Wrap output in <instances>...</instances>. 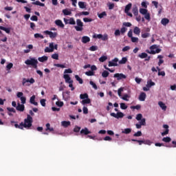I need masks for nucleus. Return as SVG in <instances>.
<instances>
[{
	"label": "nucleus",
	"mask_w": 176,
	"mask_h": 176,
	"mask_svg": "<svg viewBox=\"0 0 176 176\" xmlns=\"http://www.w3.org/2000/svg\"><path fill=\"white\" fill-rule=\"evenodd\" d=\"M34 122V120L32 119V117L31 115L28 114L27 118L24 119V122H21L19 124H17V122L16 121H11V124H14L15 129H19L20 130H24V129H27L28 130H30L31 127H32V122Z\"/></svg>",
	"instance_id": "1"
},
{
	"label": "nucleus",
	"mask_w": 176,
	"mask_h": 176,
	"mask_svg": "<svg viewBox=\"0 0 176 176\" xmlns=\"http://www.w3.org/2000/svg\"><path fill=\"white\" fill-rule=\"evenodd\" d=\"M38 60L35 59V58H30L25 61L26 65H32L34 69H38Z\"/></svg>",
	"instance_id": "2"
},
{
	"label": "nucleus",
	"mask_w": 176,
	"mask_h": 176,
	"mask_svg": "<svg viewBox=\"0 0 176 176\" xmlns=\"http://www.w3.org/2000/svg\"><path fill=\"white\" fill-rule=\"evenodd\" d=\"M33 83H35V80L33 78H31L30 79L29 78H23L22 80V85L23 86H30V85H33Z\"/></svg>",
	"instance_id": "3"
},
{
	"label": "nucleus",
	"mask_w": 176,
	"mask_h": 176,
	"mask_svg": "<svg viewBox=\"0 0 176 176\" xmlns=\"http://www.w3.org/2000/svg\"><path fill=\"white\" fill-rule=\"evenodd\" d=\"M77 25L74 26L76 31H83V22L80 19H76Z\"/></svg>",
	"instance_id": "4"
},
{
	"label": "nucleus",
	"mask_w": 176,
	"mask_h": 176,
	"mask_svg": "<svg viewBox=\"0 0 176 176\" xmlns=\"http://www.w3.org/2000/svg\"><path fill=\"white\" fill-rule=\"evenodd\" d=\"M144 32H142V38H149V36H151V34L148 33V32H151V28H144Z\"/></svg>",
	"instance_id": "5"
},
{
	"label": "nucleus",
	"mask_w": 176,
	"mask_h": 176,
	"mask_svg": "<svg viewBox=\"0 0 176 176\" xmlns=\"http://www.w3.org/2000/svg\"><path fill=\"white\" fill-rule=\"evenodd\" d=\"M110 115L113 116V118H116V119H120L124 116V114L122 112H118L117 113H111Z\"/></svg>",
	"instance_id": "6"
},
{
	"label": "nucleus",
	"mask_w": 176,
	"mask_h": 176,
	"mask_svg": "<svg viewBox=\"0 0 176 176\" xmlns=\"http://www.w3.org/2000/svg\"><path fill=\"white\" fill-rule=\"evenodd\" d=\"M44 34H45L46 35H50V38H51V39H53L57 37V32H53L49 30H45L44 31Z\"/></svg>",
	"instance_id": "7"
},
{
	"label": "nucleus",
	"mask_w": 176,
	"mask_h": 176,
	"mask_svg": "<svg viewBox=\"0 0 176 176\" xmlns=\"http://www.w3.org/2000/svg\"><path fill=\"white\" fill-rule=\"evenodd\" d=\"M114 78H117V80H122V79H126L127 76L122 73H116L113 76Z\"/></svg>",
	"instance_id": "8"
},
{
	"label": "nucleus",
	"mask_w": 176,
	"mask_h": 176,
	"mask_svg": "<svg viewBox=\"0 0 176 176\" xmlns=\"http://www.w3.org/2000/svg\"><path fill=\"white\" fill-rule=\"evenodd\" d=\"M119 59L118 58H115L111 61H109V67H118V62Z\"/></svg>",
	"instance_id": "9"
},
{
	"label": "nucleus",
	"mask_w": 176,
	"mask_h": 176,
	"mask_svg": "<svg viewBox=\"0 0 176 176\" xmlns=\"http://www.w3.org/2000/svg\"><path fill=\"white\" fill-rule=\"evenodd\" d=\"M16 109L19 112H24V110L25 109V106H24V104H21L20 103H18Z\"/></svg>",
	"instance_id": "10"
},
{
	"label": "nucleus",
	"mask_w": 176,
	"mask_h": 176,
	"mask_svg": "<svg viewBox=\"0 0 176 176\" xmlns=\"http://www.w3.org/2000/svg\"><path fill=\"white\" fill-rule=\"evenodd\" d=\"M55 24H56V25H58V27H60V28H64V27H65L64 23H63V21H61L60 19L56 20Z\"/></svg>",
	"instance_id": "11"
},
{
	"label": "nucleus",
	"mask_w": 176,
	"mask_h": 176,
	"mask_svg": "<svg viewBox=\"0 0 176 176\" xmlns=\"http://www.w3.org/2000/svg\"><path fill=\"white\" fill-rule=\"evenodd\" d=\"M163 127L164 129H166V130L165 131L162 132L161 134L162 137H164V135H167V134H168V131H170V130L168 129V125L167 124H164Z\"/></svg>",
	"instance_id": "12"
},
{
	"label": "nucleus",
	"mask_w": 176,
	"mask_h": 176,
	"mask_svg": "<svg viewBox=\"0 0 176 176\" xmlns=\"http://www.w3.org/2000/svg\"><path fill=\"white\" fill-rule=\"evenodd\" d=\"M159 107L162 109V111H166L167 110V106L164 102L160 101L158 102Z\"/></svg>",
	"instance_id": "13"
},
{
	"label": "nucleus",
	"mask_w": 176,
	"mask_h": 176,
	"mask_svg": "<svg viewBox=\"0 0 176 176\" xmlns=\"http://www.w3.org/2000/svg\"><path fill=\"white\" fill-rule=\"evenodd\" d=\"M36 96L35 95H33L30 98V104H32L33 105H35L36 107L38 106V102H35Z\"/></svg>",
	"instance_id": "14"
},
{
	"label": "nucleus",
	"mask_w": 176,
	"mask_h": 176,
	"mask_svg": "<svg viewBox=\"0 0 176 176\" xmlns=\"http://www.w3.org/2000/svg\"><path fill=\"white\" fill-rule=\"evenodd\" d=\"M80 134H84V135H87L91 134V132L89 131L87 128H85L80 131Z\"/></svg>",
	"instance_id": "15"
},
{
	"label": "nucleus",
	"mask_w": 176,
	"mask_h": 176,
	"mask_svg": "<svg viewBox=\"0 0 176 176\" xmlns=\"http://www.w3.org/2000/svg\"><path fill=\"white\" fill-rule=\"evenodd\" d=\"M146 98V94H145V92H142L139 96L140 101H145Z\"/></svg>",
	"instance_id": "16"
},
{
	"label": "nucleus",
	"mask_w": 176,
	"mask_h": 176,
	"mask_svg": "<svg viewBox=\"0 0 176 176\" xmlns=\"http://www.w3.org/2000/svg\"><path fill=\"white\" fill-rule=\"evenodd\" d=\"M82 43H87L89 42H90V37L87 36H84L82 37L81 39Z\"/></svg>",
	"instance_id": "17"
},
{
	"label": "nucleus",
	"mask_w": 176,
	"mask_h": 176,
	"mask_svg": "<svg viewBox=\"0 0 176 176\" xmlns=\"http://www.w3.org/2000/svg\"><path fill=\"white\" fill-rule=\"evenodd\" d=\"M63 78H64L66 83H69V82H72L73 81L72 80H71V77L69 76V74H65L63 76Z\"/></svg>",
	"instance_id": "18"
},
{
	"label": "nucleus",
	"mask_w": 176,
	"mask_h": 176,
	"mask_svg": "<svg viewBox=\"0 0 176 176\" xmlns=\"http://www.w3.org/2000/svg\"><path fill=\"white\" fill-rule=\"evenodd\" d=\"M168 23H170V20L167 18H163L161 20V24H162V25H166Z\"/></svg>",
	"instance_id": "19"
},
{
	"label": "nucleus",
	"mask_w": 176,
	"mask_h": 176,
	"mask_svg": "<svg viewBox=\"0 0 176 176\" xmlns=\"http://www.w3.org/2000/svg\"><path fill=\"white\" fill-rule=\"evenodd\" d=\"M133 33L135 35H140V34H141V29H140V28L135 26L133 29Z\"/></svg>",
	"instance_id": "20"
},
{
	"label": "nucleus",
	"mask_w": 176,
	"mask_h": 176,
	"mask_svg": "<svg viewBox=\"0 0 176 176\" xmlns=\"http://www.w3.org/2000/svg\"><path fill=\"white\" fill-rule=\"evenodd\" d=\"M26 47L28 50H24V53H30V52H31V50H32V49H34V45L30 44V45H28Z\"/></svg>",
	"instance_id": "21"
},
{
	"label": "nucleus",
	"mask_w": 176,
	"mask_h": 176,
	"mask_svg": "<svg viewBox=\"0 0 176 176\" xmlns=\"http://www.w3.org/2000/svg\"><path fill=\"white\" fill-rule=\"evenodd\" d=\"M0 30L5 31L6 34H10V28H5L3 26H0Z\"/></svg>",
	"instance_id": "22"
},
{
	"label": "nucleus",
	"mask_w": 176,
	"mask_h": 176,
	"mask_svg": "<svg viewBox=\"0 0 176 176\" xmlns=\"http://www.w3.org/2000/svg\"><path fill=\"white\" fill-rule=\"evenodd\" d=\"M47 56H43L41 57H39L38 58V61H40V63H45V61H47Z\"/></svg>",
	"instance_id": "23"
},
{
	"label": "nucleus",
	"mask_w": 176,
	"mask_h": 176,
	"mask_svg": "<svg viewBox=\"0 0 176 176\" xmlns=\"http://www.w3.org/2000/svg\"><path fill=\"white\" fill-rule=\"evenodd\" d=\"M61 124L63 127H68V126H71V122L69 121H63Z\"/></svg>",
	"instance_id": "24"
},
{
	"label": "nucleus",
	"mask_w": 176,
	"mask_h": 176,
	"mask_svg": "<svg viewBox=\"0 0 176 176\" xmlns=\"http://www.w3.org/2000/svg\"><path fill=\"white\" fill-rule=\"evenodd\" d=\"M91 102V100H90V98H87V99L82 100L81 104H82V105H85L86 104H90Z\"/></svg>",
	"instance_id": "25"
},
{
	"label": "nucleus",
	"mask_w": 176,
	"mask_h": 176,
	"mask_svg": "<svg viewBox=\"0 0 176 176\" xmlns=\"http://www.w3.org/2000/svg\"><path fill=\"white\" fill-rule=\"evenodd\" d=\"M45 131H54V129H53L52 127H50V123H47Z\"/></svg>",
	"instance_id": "26"
},
{
	"label": "nucleus",
	"mask_w": 176,
	"mask_h": 176,
	"mask_svg": "<svg viewBox=\"0 0 176 176\" xmlns=\"http://www.w3.org/2000/svg\"><path fill=\"white\" fill-rule=\"evenodd\" d=\"M131 6H132L131 3H129L125 6V9H124L125 13H127L128 12L130 11V9H131Z\"/></svg>",
	"instance_id": "27"
},
{
	"label": "nucleus",
	"mask_w": 176,
	"mask_h": 176,
	"mask_svg": "<svg viewBox=\"0 0 176 176\" xmlns=\"http://www.w3.org/2000/svg\"><path fill=\"white\" fill-rule=\"evenodd\" d=\"M157 58H160V60L158 62V65H159V67H160L162 65V64H163V63H164V60L163 59H162V58H163V56L159 55L157 56Z\"/></svg>",
	"instance_id": "28"
},
{
	"label": "nucleus",
	"mask_w": 176,
	"mask_h": 176,
	"mask_svg": "<svg viewBox=\"0 0 176 176\" xmlns=\"http://www.w3.org/2000/svg\"><path fill=\"white\" fill-rule=\"evenodd\" d=\"M80 98L81 100H86L87 98H89V95L87 94H82L80 95Z\"/></svg>",
	"instance_id": "29"
},
{
	"label": "nucleus",
	"mask_w": 176,
	"mask_h": 176,
	"mask_svg": "<svg viewBox=\"0 0 176 176\" xmlns=\"http://www.w3.org/2000/svg\"><path fill=\"white\" fill-rule=\"evenodd\" d=\"M155 82L152 81V80H150L147 82L146 87H152V86H155Z\"/></svg>",
	"instance_id": "30"
},
{
	"label": "nucleus",
	"mask_w": 176,
	"mask_h": 176,
	"mask_svg": "<svg viewBox=\"0 0 176 176\" xmlns=\"http://www.w3.org/2000/svg\"><path fill=\"white\" fill-rule=\"evenodd\" d=\"M89 14H90V13L87 11H82L80 13H78V16H89Z\"/></svg>",
	"instance_id": "31"
},
{
	"label": "nucleus",
	"mask_w": 176,
	"mask_h": 176,
	"mask_svg": "<svg viewBox=\"0 0 176 176\" xmlns=\"http://www.w3.org/2000/svg\"><path fill=\"white\" fill-rule=\"evenodd\" d=\"M102 78H108L109 76V72L108 71H103L102 73Z\"/></svg>",
	"instance_id": "32"
},
{
	"label": "nucleus",
	"mask_w": 176,
	"mask_h": 176,
	"mask_svg": "<svg viewBox=\"0 0 176 176\" xmlns=\"http://www.w3.org/2000/svg\"><path fill=\"white\" fill-rule=\"evenodd\" d=\"M75 78L76 80L80 83V85H83V80L80 77H79V76L76 75Z\"/></svg>",
	"instance_id": "33"
},
{
	"label": "nucleus",
	"mask_w": 176,
	"mask_h": 176,
	"mask_svg": "<svg viewBox=\"0 0 176 176\" xmlns=\"http://www.w3.org/2000/svg\"><path fill=\"white\" fill-rule=\"evenodd\" d=\"M138 57H140V58H146L148 57V54L142 52L138 55Z\"/></svg>",
	"instance_id": "34"
},
{
	"label": "nucleus",
	"mask_w": 176,
	"mask_h": 176,
	"mask_svg": "<svg viewBox=\"0 0 176 176\" xmlns=\"http://www.w3.org/2000/svg\"><path fill=\"white\" fill-rule=\"evenodd\" d=\"M78 6L80 8V9H85L86 8V5H85V2L83 1H79Z\"/></svg>",
	"instance_id": "35"
},
{
	"label": "nucleus",
	"mask_w": 176,
	"mask_h": 176,
	"mask_svg": "<svg viewBox=\"0 0 176 176\" xmlns=\"http://www.w3.org/2000/svg\"><path fill=\"white\" fill-rule=\"evenodd\" d=\"M160 52H162V49L160 48H156L155 50H152L151 51V54H156L157 53H160Z\"/></svg>",
	"instance_id": "36"
},
{
	"label": "nucleus",
	"mask_w": 176,
	"mask_h": 176,
	"mask_svg": "<svg viewBox=\"0 0 176 176\" xmlns=\"http://www.w3.org/2000/svg\"><path fill=\"white\" fill-rule=\"evenodd\" d=\"M68 24H70V25H75V24H76V22H75V19L74 18H70L69 19Z\"/></svg>",
	"instance_id": "37"
},
{
	"label": "nucleus",
	"mask_w": 176,
	"mask_h": 176,
	"mask_svg": "<svg viewBox=\"0 0 176 176\" xmlns=\"http://www.w3.org/2000/svg\"><path fill=\"white\" fill-rule=\"evenodd\" d=\"M32 5H36L37 6H45V3H41L39 1H36L32 3Z\"/></svg>",
	"instance_id": "38"
},
{
	"label": "nucleus",
	"mask_w": 176,
	"mask_h": 176,
	"mask_svg": "<svg viewBox=\"0 0 176 176\" xmlns=\"http://www.w3.org/2000/svg\"><path fill=\"white\" fill-rule=\"evenodd\" d=\"M122 133L123 134H130V133H131V129L126 128L124 131H122Z\"/></svg>",
	"instance_id": "39"
},
{
	"label": "nucleus",
	"mask_w": 176,
	"mask_h": 176,
	"mask_svg": "<svg viewBox=\"0 0 176 176\" xmlns=\"http://www.w3.org/2000/svg\"><path fill=\"white\" fill-rule=\"evenodd\" d=\"M108 59V57L107 56H102L99 58V61L100 63H104V61H107Z\"/></svg>",
	"instance_id": "40"
},
{
	"label": "nucleus",
	"mask_w": 176,
	"mask_h": 176,
	"mask_svg": "<svg viewBox=\"0 0 176 176\" xmlns=\"http://www.w3.org/2000/svg\"><path fill=\"white\" fill-rule=\"evenodd\" d=\"M118 63L119 64H126L127 63V58L123 57Z\"/></svg>",
	"instance_id": "41"
},
{
	"label": "nucleus",
	"mask_w": 176,
	"mask_h": 176,
	"mask_svg": "<svg viewBox=\"0 0 176 176\" xmlns=\"http://www.w3.org/2000/svg\"><path fill=\"white\" fill-rule=\"evenodd\" d=\"M163 142H171V138L166 137L162 138Z\"/></svg>",
	"instance_id": "42"
},
{
	"label": "nucleus",
	"mask_w": 176,
	"mask_h": 176,
	"mask_svg": "<svg viewBox=\"0 0 176 176\" xmlns=\"http://www.w3.org/2000/svg\"><path fill=\"white\" fill-rule=\"evenodd\" d=\"M63 13L65 16H69V14H71V12L69 11L67 9L63 10Z\"/></svg>",
	"instance_id": "43"
},
{
	"label": "nucleus",
	"mask_w": 176,
	"mask_h": 176,
	"mask_svg": "<svg viewBox=\"0 0 176 176\" xmlns=\"http://www.w3.org/2000/svg\"><path fill=\"white\" fill-rule=\"evenodd\" d=\"M89 50L91 52H96V50H98V47L96 46V45H92L89 47Z\"/></svg>",
	"instance_id": "44"
},
{
	"label": "nucleus",
	"mask_w": 176,
	"mask_h": 176,
	"mask_svg": "<svg viewBox=\"0 0 176 176\" xmlns=\"http://www.w3.org/2000/svg\"><path fill=\"white\" fill-rule=\"evenodd\" d=\"M132 12L134 16H138V8H137V7L133 8Z\"/></svg>",
	"instance_id": "45"
},
{
	"label": "nucleus",
	"mask_w": 176,
	"mask_h": 176,
	"mask_svg": "<svg viewBox=\"0 0 176 176\" xmlns=\"http://www.w3.org/2000/svg\"><path fill=\"white\" fill-rule=\"evenodd\" d=\"M140 13H141V14H146L148 13V10L144 8H140Z\"/></svg>",
	"instance_id": "46"
},
{
	"label": "nucleus",
	"mask_w": 176,
	"mask_h": 176,
	"mask_svg": "<svg viewBox=\"0 0 176 176\" xmlns=\"http://www.w3.org/2000/svg\"><path fill=\"white\" fill-rule=\"evenodd\" d=\"M131 141L133 142H138L139 145H142V144H144V140H138L135 139H132Z\"/></svg>",
	"instance_id": "47"
},
{
	"label": "nucleus",
	"mask_w": 176,
	"mask_h": 176,
	"mask_svg": "<svg viewBox=\"0 0 176 176\" xmlns=\"http://www.w3.org/2000/svg\"><path fill=\"white\" fill-rule=\"evenodd\" d=\"M144 144L145 145L151 146V145H152L153 142L151 140H144Z\"/></svg>",
	"instance_id": "48"
},
{
	"label": "nucleus",
	"mask_w": 176,
	"mask_h": 176,
	"mask_svg": "<svg viewBox=\"0 0 176 176\" xmlns=\"http://www.w3.org/2000/svg\"><path fill=\"white\" fill-rule=\"evenodd\" d=\"M144 19H146V20L148 21H151V14L147 12L146 14H144Z\"/></svg>",
	"instance_id": "49"
},
{
	"label": "nucleus",
	"mask_w": 176,
	"mask_h": 176,
	"mask_svg": "<svg viewBox=\"0 0 176 176\" xmlns=\"http://www.w3.org/2000/svg\"><path fill=\"white\" fill-rule=\"evenodd\" d=\"M131 109H137L138 111L141 109V105L137 104L136 106H131Z\"/></svg>",
	"instance_id": "50"
},
{
	"label": "nucleus",
	"mask_w": 176,
	"mask_h": 176,
	"mask_svg": "<svg viewBox=\"0 0 176 176\" xmlns=\"http://www.w3.org/2000/svg\"><path fill=\"white\" fill-rule=\"evenodd\" d=\"M106 16H107V12H102V13L98 14L99 19H103Z\"/></svg>",
	"instance_id": "51"
},
{
	"label": "nucleus",
	"mask_w": 176,
	"mask_h": 176,
	"mask_svg": "<svg viewBox=\"0 0 176 176\" xmlns=\"http://www.w3.org/2000/svg\"><path fill=\"white\" fill-rule=\"evenodd\" d=\"M56 105H57V107H64V102L63 101H57L56 102Z\"/></svg>",
	"instance_id": "52"
},
{
	"label": "nucleus",
	"mask_w": 176,
	"mask_h": 176,
	"mask_svg": "<svg viewBox=\"0 0 176 176\" xmlns=\"http://www.w3.org/2000/svg\"><path fill=\"white\" fill-rule=\"evenodd\" d=\"M34 38H41V39H43V35L39 34V33H36L34 34Z\"/></svg>",
	"instance_id": "53"
},
{
	"label": "nucleus",
	"mask_w": 176,
	"mask_h": 176,
	"mask_svg": "<svg viewBox=\"0 0 176 176\" xmlns=\"http://www.w3.org/2000/svg\"><path fill=\"white\" fill-rule=\"evenodd\" d=\"M6 68H7V71H10V69L13 68V63H10L8 65H7Z\"/></svg>",
	"instance_id": "54"
},
{
	"label": "nucleus",
	"mask_w": 176,
	"mask_h": 176,
	"mask_svg": "<svg viewBox=\"0 0 176 176\" xmlns=\"http://www.w3.org/2000/svg\"><path fill=\"white\" fill-rule=\"evenodd\" d=\"M40 104L42 107H46V99H41L40 100Z\"/></svg>",
	"instance_id": "55"
},
{
	"label": "nucleus",
	"mask_w": 176,
	"mask_h": 176,
	"mask_svg": "<svg viewBox=\"0 0 176 176\" xmlns=\"http://www.w3.org/2000/svg\"><path fill=\"white\" fill-rule=\"evenodd\" d=\"M83 21L85 23H91V21H93V19H91V18H83Z\"/></svg>",
	"instance_id": "56"
},
{
	"label": "nucleus",
	"mask_w": 176,
	"mask_h": 176,
	"mask_svg": "<svg viewBox=\"0 0 176 176\" xmlns=\"http://www.w3.org/2000/svg\"><path fill=\"white\" fill-rule=\"evenodd\" d=\"M85 75H87V76H93L94 75V72L88 71L85 73Z\"/></svg>",
	"instance_id": "57"
},
{
	"label": "nucleus",
	"mask_w": 176,
	"mask_h": 176,
	"mask_svg": "<svg viewBox=\"0 0 176 176\" xmlns=\"http://www.w3.org/2000/svg\"><path fill=\"white\" fill-rule=\"evenodd\" d=\"M146 120L145 118H142V120H140V124L142 126H145V124H146Z\"/></svg>",
	"instance_id": "58"
},
{
	"label": "nucleus",
	"mask_w": 176,
	"mask_h": 176,
	"mask_svg": "<svg viewBox=\"0 0 176 176\" xmlns=\"http://www.w3.org/2000/svg\"><path fill=\"white\" fill-rule=\"evenodd\" d=\"M141 135H142V132L140 131L133 134V137H141Z\"/></svg>",
	"instance_id": "59"
},
{
	"label": "nucleus",
	"mask_w": 176,
	"mask_h": 176,
	"mask_svg": "<svg viewBox=\"0 0 176 176\" xmlns=\"http://www.w3.org/2000/svg\"><path fill=\"white\" fill-rule=\"evenodd\" d=\"M120 105L121 109H127V105H126V103H120Z\"/></svg>",
	"instance_id": "60"
},
{
	"label": "nucleus",
	"mask_w": 176,
	"mask_h": 176,
	"mask_svg": "<svg viewBox=\"0 0 176 176\" xmlns=\"http://www.w3.org/2000/svg\"><path fill=\"white\" fill-rule=\"evenodd\" d=\"M89 85H91V86H92L95 89V90H97V89H98L97 85H96V83H94V82L90 81Z\"/></svg>",
	"instance_id": "61"
},
{
	"label": "nucleus",
	"mask_w": 176,
	"mask_h": 176,
	"mask_svg": "<svg viewBox=\"0 0 176 176\" xmlns=\"http://www.w3.org/2000/svg\"><path fill=\"white\" fill-rule=\"evenodd\" d=\"M30 20L32 21H38V16H36V15H33L31 16Z\"/></svg>",
	"instance_id": "62"
},
{
	"label": "nucleus",
	"mask_w": 176,
	"mask_h": 176,
	"mask_svg": "<svg viewBox=\"0 0 176 176\" xmlns=\"http://www.w3.org/2000/svg\"><path fill=\"white\" fill-rule=\"evenodd\" d=\"M131 38V42H133V43H135L138 42V37L132 36Z\"/></svg>",
	"instance_id": "63"
},
{
	"label": "nucleus",
	"mask_w": 176,
	"mask_h": 176,
	"mask_svg": "<svg viewBox=\"0 0 176 176\" xmlns=\"http://www.w3.org/2000/svg\"><path fill=\"white\" fill-rule=\"evenodd\" d=\"M52 58L54 60H58V54H53L52 55Z\"/></svg>",
	"instance_id": "64"
}]
</instances>
